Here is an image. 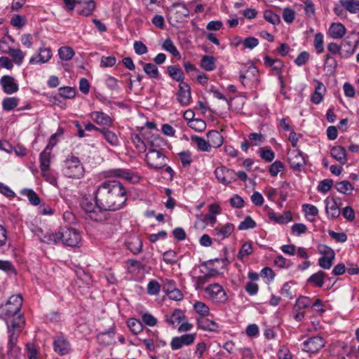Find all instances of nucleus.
<instances>
[{"label":"nucleus","instance_id":"40","mask_svg":"<svg viewBox=\"0 0 359 359\" xmlns=\"http://www.w3.org/2000/svg\"><path fill=\"white\" fill-rule=\"evenodd\" d=\"M74 50L69 46H62L58 50V55L62 60H70L74 57Z\"/></svg>","mask_w":359,"mask_h":359},{"label":"nucleus","instance_id":"48","mask_svg":"<svg viewBox=\"0 0 359 359\" xmlns=\"http://www.w3.org/2000/svg\"><path fill=\"white\" fill-rule=\"evenodd\" d=\"M260 157L266 162H271L275 158V153L267 147H261L259 149Z\"/></svg>","mask_w":359,"mask_h":359},{"label":"nucleus","instance_id":"26","mask_svg":"<svg viewBox=\"0 0 359 359\" xmlns=\"http://www.w3.org/2000/svg\"><path fill=\"white\" fill-rule=\"evenodd\" d=\"M208 142L211 147L218 148L223 144V137L217 130H210L207 133Z\"/></svg>","mask_w":359,"mask_h":359},{"label":"nucleus","instance_id":"20","mask_svg":"<svg viewBox=\"0 0 359 359\" xmlns=\"http://www.w3.org/2000/svg\"><path fill=\"white\" fill-rule=\"evenodd\" d=\"M328 34L334 39H341L346 35V29L340 22H333L330 25Z\"/></svg>","mask_w":359,"mask_h":359},{"label":"nucleus","instance_id":"32","mask_svg":"<svg viewBox=\"0 0 359 359\" xmlns=\"http://www.w3.org/2000/svg\"><path fill=\"white\" fill-rule=\"evenodd\" d=\"M341 6L351 13L359 12V1L358 0H339Z\"/></svg>","mask_w":359,"mask_h":359},{"label":"nucleus","instance_id":"3","mask_svg":"<svg viewBox=\"0 0 359 359\" xmlns=\"http://www.w3.org/2000/svg\"><path fill=\"white\" fill-rule=\"evenodd\" d=\"M163 139L159 136H151L149 140V151L146 155L145 161L151 168L158 170L164 168L167 164V157L159 150Z\"/></svg>","mask_w":359,"mask_h":359},{"label":"nucleus","instance_id":"25","mask_svg":"<svg viewBox=\"0 0 359 359\" xmlns=\"http://www.w3.org/2000/svg\"><path fill=\"white\" fill-rule=\"evenodd\" d=\"M165 319L167 323L174 327L176 323H180L185 319V315L182 310L176 309L171 315L166 314Z\"/></svg>","mask_w":359,"mask_h":359},{"label":"nucleus","instance_id":"39","mask_svg":"<svg viewBox=\"0 0 359 359\" xmlns=\"http://www.w3.org/2000/svg\"><path fill=\"white\" fill-rule=\"evenodd\" d=\"M162 47L165 50L170 53L174 57L177 58L181 57L180 52L178 51L177 48L174 45L172 41L170 38H168L164 41Z\"/></svg>","mask_w":359,"mask_h":359},{"label":"nucleus","instance_id":"31","mask_svg":"<svg viewBox=\"0 0 359 359\" xmlns=\"http://www.w3.org/2000/svg\"><path fill=\"white\" fill-rule=\"evenodd\" d=\"M168 75L174 80L180 83H184V75L182 70L175 65H170L168 67Z\"/></svg>","mask_w":359,"mask_h":359},{"label":"nucleus","instance_id":"24","mask_svg":"<svg viewBox=\"0 0 359 359\" xmlns=\"http://www.w3.org/2000/svg\"><path fill=\"white\" fill-rule=\"evenodd\" d=\"M52 54L50 48H41L38 50L39 60L36 59V57H32L29 60V63H46L51 58Z\"/></svg>","mask_w":359,"mask_h":359},{"label":"nucleus","instance_id":"51","mask_svg":"<svg viewBox=\"0 0 359 359\" xmlns=\"http://www.w3.org/2000/svg\"><path fill=\"white\" fill-rule=\"evenodd\" d=\"M264 18L267 22L274 25L279 24L280 22L279 15L273 12L271 10H266L264 12Z\"/></svg>","mask_w":359,"mask_h":359},{"label":"nucleus","instance_id":"5","mask_svg":"<svg viewBox=\"0 0 359 359\" xmlns=\"http://www.w3.org/2000/svg\"><path fill=\"white\" fill-rule=\"evenodd\" d=\"M204 290L209 299L215 304H225L228 302L225 290L218 283L210 284Z\"/></svg>","mask_w":359,"mask_h":359},{"label":"nucleus","instance_id":"54","mask_svg":"<svg viewBox=\"0 0 359 359\" xmlns=\"http://www.w3.org/2000/svg\"><path fill=\"white\" fill-rule=\"evenodd\" d=\"M59 94L64 98L72 99L75 97L76 90L74 88L69 86L61 87L59 88Z\"/></svg>","mask_w":359,"mask_h":359},{"label":"nucleus","instance_id":"45","mask_svg":"<svg viewBox=\"0 0 359 359\" xmlns=\"http://www.w3.org/2000/svg\"><path fill=\"white\" fill-rule=\"evenodd\" d=\"M178 156L182 167L188 168L192 162L191 153L188 150L184 151L179 153Z\"/></svg>","mask_w":359,"mask_h":359},{"label":"nucleus","instance_id":"61","mask_svg":"<svg viewBox=\"0 0 359 359\" xmlns=\"http://www.w3.org/2000/svg\"><path fill=\"white\" fill-rule=\"evenodd\" d=\"M256 226L255 222L250 216L245 217L244 220L241 222L238 226L239 230H246L253 229Z\"/></svg>","mask_w":359,"mask_h":359},{"label":"nucleus","instance_id":"33","mask_svg":"<svg viewBox=\"0 0 359 359\" xmlns=\"http://www.w3.org/2000/svg\"><path fill=\"white\" fill-rule=\"evenodd\" d=\"M81 5L83 6V8L82 9H78L77 12L79 14L83 16H88L91 15L95 8V3L93 0L82 1Z\"/></svg>","mask_w":359,"mask_h":359},{"label":"nucleus","instance_id":"10","mask_svg":"<svg viewBox=\"0 0 359 359\" xmlns=\"http://www.w3.org/2000/svg\"><path fill=\"white\" fill-rule=\"evenodd\" d=\"M107 176L109 177H121L130 182H137L140 177L128 170L123 168H114L107 171Z\"/></svg>","mask_w":359,"mask_h":359},{"label":"nucleus","instance_id":"4","mask_svg":"<svg viewBox=\"0 0 359 359\" xmlns=\"http://www.w3.org/2000/svg\"><path fill=\"white\" fill-rule=\"evenodd\" d=\"M64 175L69 178L80 179L84 175L85 170L79 158L71 156L65 161L62 170Z\"/></svg>","mask_w":359,"mask_h":359},{"label":"nucleus","instance_id":"59","mask_svg":"<svg viewBox=\"0 0 359 359\" xmlns=\"http://www.w3.org/2000/svg\"><path fill=\"white\" fill-rule=\"evenodd\" d=\"M318 250L319 253L323 255V257H335L334 251L330 247H329L326 245H324V244L318 245Z\"/></svg>","mask_w":359,"mask_h":359},{"label":"nucleus","instance_id":"42","mask_svg":"<svg viewBox=\"0 0 359 359\" xmlns=\"http://www.w3.org/2000/svg\"><path fill=\"white\" fill-rule=\"evenodd\" d=\"M336 189L344 194H350L353 189L352 184L346 180L337 182L335 184Z\"/></svg>","mask_w":359,"mask_h":359},{"label":"nucleus","instance_id":"23","mask_svg":"<svg viewBox=\"0 0 359 359\" xmlns=\"http://www.w3.org/2000/svg\"><path fill=\"white\" fill-rule=\"evenodd\" d=\"M330 155L341 165L347 163L346 150L342 146L333 147L330 150Z\"/></svg>","mask_w":359,"mask_h":359},{"label":"nucleus","instance_id":"9","mask_svg":"<svg viewBox=\"0 0 359 359\" xmlns=\"http://www.w3.org/2000/svg\"><path fill=\"white\" fill-rule=\"evenodd\" d=\"M325 211L327 217L334 219L340 215L341 200L339 198L327 197L325 200Z\"/></svg>","mask_w":359,"mask_h":359},{"label":"nucleus","instance_id":"29","mask_svg":"<svg viewBox=\"0 0 359 359\" xmlns=\"http://www.w3.org/2000/svg\"><path fill=\"white\" fill-rule=\"evenodd\" d=\"M269 217L270 219L279 224H287L292 219V214L289 211L284 212L283 215H277L275 212H269Z\"/></svg>","mask_w":359,"mask_h":359},{"label":"nucleus","instance_id":"1","mask_svg":"<svg viewBox=\"0 0 359 359\" xmlns=\"http://www.w3.org/2000/svg\"><path fill=\"white\" fill-rule=\"evenodd\" d=\"M23 299L20 294L12 295L6 303L0 307V318L7 326L8 334V355L14 356L18 352L16 346L18 337L25 325V318L21 312Z\"/></svg>","mask_w":359,"mask_h":359},{"label":"nucleus","instance_id":"60","mask_svg":"<svg viewBox=\"0 0 359 359\" xmlns=\"http://www.w3.org/2000/svg\"><path fill=\"white\" fill-rule=\"evenodd\" d=\"M161 290V285L155 280H151L147 285V293L150 295H156Z\"/></svg>","mask_w":359,"mask_h":359},{"label":"nucleus","instance_id":"63","mask_svg":"<svg viewBox=\"0 0 359 359\" xmlns=\"http://www.w3.org/2000/svg\"><path fill=\"white\" fill-rule=\"evenodd\" d=\"M325 67L329 69V71L334 72L337 67V62L330 54L325 56Z\"/></svg>","mask_w":359,"mask_h":359},{"label":"nucleus","instance_id":"37","mask_svg":"<svg viewBox=\"0 0 359 359\" xmlns=\"http://www.w3.org/2000/svg\"><path fill=\"white\" fill-rule=\"evenodd\" d=\"M143 65V70L145 74L150 79H158L159 77V72L157 67L152 63H144L141 62Z\"/></svg>","mask_w":359,"mask_h":359},{"label":"nucleus","instance_id":"34","mask_svg":"<svg viewBox=\"0 0 359 359\" xmlns=\"http://www.w3.org/2000/svg\"><path fill=\"white\" fill-rule=\"evenodd\" d=\"M114 334H115L113 330H109L105 332L100 333L97 335V339L99 344L107 346L111 344Z\"/></svg>","mask_w":359,"mask_h":359},{"label":"nucleus","instance_id":"50","mask_svg":"<svg viewBox=\"0 0 359 359\" xmlns=\"http://www.w3.org/2000/svg\"><path fill=\"white\" fill-rule=\"evenodd\" d=\"M8 53L13 57L15 64L18 65H21L24 60L25 54L20 49L9 48Z\"/></svg>","mask_w":359,"mask_h":359},{"label":"nucleus","instance_id":"64","mask_svg":"<svg viewBox=\"0 0 359 359\" xmlns=\"http://www.w3.org/2000/svg\"><path fill=\"white\" fill-rule=\"evenodd\" d=\"M310 58V54L307 51L301 52L294 60V63L297 66L305 65Z\"/></svg>","mask_w":359,"mask_h":359},{"label":"nucleus","instance_id":"27","mask_svg":"<svg viewBox=\"0 0 359 359\" xmlns=\"http://www.w3.org/2000/svg\"><path fill=\"white\" fill-rule=\"evenodd\" d=\"M234 226L231 223H227L221 228L215 229V236L222 240L228 238L233 231Z\"/></svg>","mask_w":359,"mask_h":359},{"label":"nucleus","instance_id":"13","mask_svg":"<svg viewBox=\"0 0 359 359\" xmlns=\"http://www.w3.org/2000/svg\"><path fill=\"white\" fill-rule=\"evenodd\" d=\"M60 228L55 233L52 231H47L46 233H43V230L40 228H38L35 231V235L37 236L41 242L45 243L47 244H56L59 241H60Z\"/></svg>","mask_w":359,"mask_h":359},{"label":"nucleus","instance_id":"8","mask_svg":"<svg viewBox=\"0 0 359 359\" xmlns=\"http://www.w3.org/2000/svg\"><path fill=\"white\" fill-rule=\"evenodd\" d=\"M214 174L217 180L222 184L227 186L236 182V172L225 166H220L215 170Z\"/></svg>","mask_w":359,"mask_h":359},{"label":"nucleus","instance_id":"43","mask_svg":"<svg viewBox=\"0 0 359 359\" xmlns=\"http://www.w3.org/2000/svg\"><path fill=\"white\" fill-rule=\"evenodd\" d=\"M127 325L130 331L135 334H137L142 331V323L136 318H130L127 322Z\"/></svg>","mask_w":359,"mask_h":359},{"label":"nucleus","instance_id":"6","mask_svg":"<svg viewBox=\"0 0 359 359\" xmlns=\"http://www.w3.org/2000/svg\"><path fill=\"white\" fill-rule=\"evenodd\" d=\"M60 241L67 246L76 247L81 240L80 233L75 229L60 227Z\"/></svg>","mask_w":359,"mask_h":359},{"label":"nucleus","instance_id":"46","mask_svg":"<svg viewBox=\"0 0 359 359\" xmlns=\"http://www.w3.org/2000/svg\"><path fill=\"white\" fill-rule=\"evenodd\" d=\"M18 104V99L15 97H6L2 102V107L5 111H11Z\"/></svg>","mask_w":359,"mask_h":359},{"label":"nucleus","instance_id":"11","mask_svg":"<svg viewBox=\"0 0 359 359\" xmlns=\"http://www.w3.org/2000/svg\"><path fill=\"white\" fill-rule=\"evenodd\" d=\"M288 163L294 171H301L306 165L302 153L299 150H292L288 154Z\"/></svg>","mask_w":359,"mask_h":359},{"label":"nucleus","instance_id":"22","mask_svg":"<svg viewBox=\"0 0 359 359\" xmlns=\"http://www.w3.org/2000/svg\"><path fill=\"white\" fill-rule=\"evenodd\" d=\"M197 326L201 330L209 332H216L219 327L218 325L215 321L210 320L205 316L198 318Z\"/></svg>","mask_w":359,"mask_h":359},{"label":"nucleus","instance_id":"47","mask_svg":"<svg viewBox=\"0 0 359 359\" xmlns=\"http://www.w3.org/2000/svg\"><path fill=\"white\" fill-rule=\"evenodd\" d=\"M188 126L196 132H203L206 128V123L201 118H195L189 121Z\"/></svg>","mask_w":359,"mask_h":359},{"label":"nucleus","instance_id":"12","mask_svg":"<svg viewBox=\"0 0 359 359\" xmlns=\"http://www.w3.org/2000/svg\"><path fill=\"white\" fill-rule=\"evenodd\" d=\"M196 337V334H184L180 337H175L170 342L171 348L178 350L183 346H189L194 342Z\"/></svg>","mask_w":359,"mask_h":359},{"label":"nucleus","instance_id":"62","mask_svg":"<svg viewBox=\"0 0 359 359\" xmlns=\"http://www.w3.org/2000/svg\"><path fill=\"white\" fill-rule=\"evenodd\" d=\"M310 299L306 297L298 298L294 306V310H302L307 308L310 304Z\"/></svg>","mask_w":359,"mask_h":359},{"label":"nucleus","instance_id":"36","mask_svg":"<svg viewBox=\"0 0 359 359\" xmlns=\"http://www.w3.org/2000/svg\"><path fill=\"white\" fill-rule=\"evenodd\" d=\"M325 276V273L319 271L312 274L307 280V282L313 284L316 287H321L323 285Z\"/></svg>","mask_w":359,"mask_h":359},{"label":"nucleus","instance_id":"38","mask_svg":"<svg viewBox=\"0 0 359 359\" xmlns=\"http://www.w3.org/2000/svg\"><path fill=\"white\" fill-rule=\"evenodd\" d=\"M191 140L196 144L198 150L206 152H209L210 151L211 148L208 140L206 141L204 138L197 135H192L191 137Z\"/></svg>","mask_w":359,"mask_h":359},{"label":"nucleus","instance_id":"41","mask_svg":"<svg viewBox=\"0 0 359 359\" xmlns=\"http://www.w3.org/2000/svg\"><path fill=\"white\" fill-rule=\"evenodd\" d=\"M21 194L26 196L29 203L33 205H38L41 202L40 198L32 189H25L22 190Z\"/></svg>","mask_w":359,"mask_h":359},{"label":"nucleus","instance_id":"58","mask_svg":"<svg viewBox=\"0 0 359 359\" xmlns=\"http://www.w3.org/2000/svg\"><path fill=\"white\" fill-rule=\"evenodd\" d=\"M333 185V180L331 179H325L320 182L317 189L318 191L325 194L329 191Z\"/></svg>","mask_w":359,"mask_h":359},{"label":"nucleus","instance_id":"2","mask_svg":"<svg viewBox=\"0 0 359 359\" xmlns=\"http://www.w3.org/2000/svg\"><path fill=\"white\" fill-rule=\"evenodd\" d=\"M95 199L96 206L100 210L116 211L126 204V190L119 181H105L98 186Z\"/></svg>","mask_w":359,"mask_h":359},{"label":"nucleus","instance_id":"52","mask_svg":"<svg viewBox=\"0 0 359 359\" xmlns=\"http://www.w3.org/2000/svg\"><path fill=\"white\" fill-rule=\"evenodd\" d=\"M264 63L266 67L275 66L280 69H283L285 66L282 60L279 59H273L268 55L264 57Z\"/></svg>","mask_w":359,"mask_h":359},{"label":"nucleus","instance_id":"16","mask_svg":"<svg viewBox=\"0 0 359 359\" xmlns=\"http://www.w3.org/2000/svg\"><path fill=\"white\" fill-rule=\"evenodd\" d=\"M196 1H192L188 4V6H186L183 3H173L170 8V10L172 11L175 9V15L176 18L179 21L183 20L184 18H187L189 17V8H191L193 4Z\"/></svg>","mask_w":359,"mask_h":359},{"label":"nucleus","instance_id":"53","mask_svg":"<svg viewBox=\"0 0 359 359\" xmlns=\"http://www.w3.org/2000/svg\"><path fill=\"white\" fill-rule=\"evenodd\" d=\"M194 309L197 313L203 316L208 315L210 312L209 307L205 303L199 301L194 303Z\"/></svg>","mask_w":359,"mask_h":359},{"label":"nucleus","instance_id":"35","mask_svg":"<svg viewBox=\"0 0 359 359\" xmlns=\"http://www.w3.org/2000/svg\"><path fill=\"white\" fill-rule=\"evenodd\" d=\"M201 67L205 71H213L216 67L215 58L211 55H204L201 60Z\"/></svg>","mask_w":359,"mask_h":359},{"label":"nucleus","instance_id":"14","mask_svg":"<svg viewBox=\"0 0 359 359\" xmlns=\"http://www.w3.org/2000/svg\"><path fill=\"white\" fill-rule=\"evenodd\" d=\"M177 100L182 106H187L191 103V87L188 83H180Z\"/></svg>","mask_w":359,"mask_h":359},{"label":"nucleus","instance_id":"28","mask_svg":"<svg viewBox=\"0 0 359 359\" xmlns=\"http://www.w3.org/2000/svg\"><path fill=\"white\" fill-rule=\"evenodd\" d=\"M51 152L44 150L39 155L40 169L41 172L50 170Z\"/></svg>","mask_w":359,"mask_h":359},{"label":"nucleus","instance_id":"17","mask_svg":"<svg viewBox=\"0 0 359 359\" xmlns=\"http://www.w3.org/2000/svg\"><path fill=\"white\" fill-rule=\"evenodd\" d=\"M0 85L4 92L8 95L13 94L19 90L18 84L15 82L14 78L9 75L3 76L1 78Z\"/></svg>","mask_w":359,"mask_h":359},{"label":"nucleus","instance_id":"30","mask_svg":"<svg viewBox=\"0 0 359 359\" xmlns=\"http://www.w3.org/2000/svg\"><path fill=\"white\" fill-rule=\"evenodd\" d=\"M131 140L138 152L143 153L146 151L147 149H149V143L146 144L141 135L133 134L131 135Z\"/></svg>","mask_w":359,"mask_h":359},{"label":"nucleus","instance_id":"55","mask_svg":"<svg viewBox=\"0 0 359 359\" xmlns=\"http://www.w3.org/2000/svg\"><path fill=\"white\" fill-rule=\"evenodd\" d=\"M104 139L111 145L116 146L118 144V138L115 133L107 129L104 130Z\"/></svg>","mask_w":359,"mask_h":359},{"label":"nucleus","instance_id":"44","mask_svg":"<svg viewBox=\"0 0 359 359\" xmlns=\"http://www.w3.org/2000/svg\"><path fill=\"white\" fill-rule=\"evenodd\" d=\"M313 46L318 54L324 51V36L322 33L318 32L315 34Z\"/></svg>","mask_w":359,"mask_h":359},{"label":"nucleus","instance_id":"19","mask_svg":"<svg viewBox=\"0 0 359 359\" xmlns=\"http://www.w3.org/2000/svg\"><path fill=\"white\" fill-rule=\"evenodd\" d=\"M54 351L60 355L67 354L71 346L69 341L62 335L57 336L53 341Z\"/></svg>","mask_w":359,"mask_h":359},{"label":"nucleus","instance_id":"7","mask_svg":"<svg viewBox=\"0 0 359 359\" xmlns=\"http://www.w3.org/2000/svg\"><path fill=\"white\" fill-rule=\"evenodd\" d=\"M325 346V340L320 336H314L305 340L302 350L309 353H316Z\"/></svg>","mask_w":359,"mask_h":359},{"label":"nucleus","instance_id":"56","mask_svg":"<svg viewBox=\"0 0 359 359\" xmlns=\"http://www.w3.org/2000/svg\"><path fill=\"white\" fill-rule=\"evenodd\" d=\"M276 266L282 269H288L292 266V262L290 260L287 259L282 255H278L276 257L273 261Z\"/></svg>","mask_w":359,"mask_h":359},{"label":"nucleus","instance_id":"21","mask_svg":"<svg viewBox=\"0 0 359 359\" xmlns=\"http://www.w3.org/2000/svg\"><path fill=\"white\" fill-rule=\"evenodd\" d=\"M91 118L93 120L95 123L98 125L105 126H111L113 125V121L111 118L102 111H93L90 114Z\"/></svg>","mask_w":359,"mask_h":359},{"label":"nucleus","instance_id":"57","mask_svg":"<svg viewBox=\"0 0 359 359\" xmlns=\"http://www.w3.org/2000/svg\"><path fill=\"white\" fill-rule=\"evenodd\" d=\"M284 168V164L280 161H276L270 166L269 172L272 177H276Z\"/></svg>","mask_w":359,"mask_h":359},{"label":"nucleus","instance_id":"15","mask_svg":"<svg viewBox=\"0 0 359 359\" xmlns=\"http://www.w3.org/2000/svg\"><path fill=\"white\" fill-rule=\"evenodd\" d=\"M81 206L86 212L90 214V217L95 221L102 222L105 219L102 212L97 213L95 211V205L87 198L83 197L81 201Z\"/></svg>","mask_w":359,"mask_h":359},{"label":"nucleus","instance_id":"18","mask_svg":"<svg viewBox=\"0 0 359 359\" xmlns=\"http://www.w3.org/2000/svg\"><path fill=\"white\" fill-rule=\"evenodd\" d=\"M127 248L134 255L140 253L142 250V241L136 234L130 235L125 241Z\"/></svg>","mask_w":359,"mask_h":359},{"label":"nucleus","instance_id":"49","mask_svg":"<svg viewBox=\"0 0 359 359\" xmlns=\"http://www.w3.org/2000/svg\"><path fill=\"white\" fill-rule=\"evenodd\" d=\"M252 251L253 249L251 243L245 242L243 244L238 252V258L243 260L244 257L251 255Z\"/></svg>","mask_w":359,"mask_h":359}]
</instances>
